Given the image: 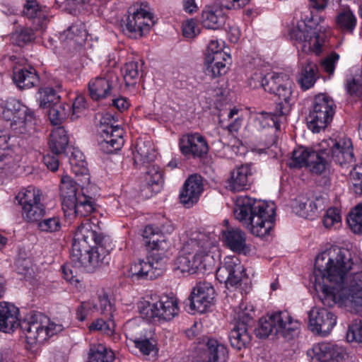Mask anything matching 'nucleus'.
<instances>
[{
  "mask_svg": "<svg viewBox=\"0 0 362 362\" xmlns=\"http://www.w3.org/2000/svg\"><path fill=\"white\" fill-rule=\"evenodd\" d=\"M310 280L324 305L339 301L356 311L362 307V262L354 263L349 250L334 246L319 254Z\"/></svg>",
  "mask_w": 362,
  "mask_h": 362,
  "instance_id": "f257e3e1",
  "label": "nucleus"
},
{
  "mask_svg": "<svg viewBox=\"0 0 362 362\" xmlns=\"http://www.w3.org/2000/svg\"><path fill=\"white\" fill-rule=\"evenodd\" d=\"M96 226L86 219L78 226L73 240L70 257L76 268L93 272L108 264L109 250L103 245L104 237L96 231Z\"/></svg>",
  "mask_w": 362,
  "mask_h": 362,
  "instance_id": "f03ea898",
  "label": "nucleus"
},
{
  "mask_svg": "<svg viewBox=\"0 0 362 362\" xmlns=\"http://www.w3.org/2000/svg\"><path fill=\"white\" fill-rule=\"evenodd\" d=\"M233 212L235 218L254 235L264 238L270 235L274 228L276 216L274 203L240 196L236 199Z\"/></svg>",
  "mask_w": 362,
  "mask_h": 362,
  "instance_id": "7ed1b4c3",
  "label": "nucleus"
},
{
  "mask_svg": "<svg viewBox=\"0 0 362 362\" xmlns=\"http://www.w3.org/2000/svg\"><path fill=\"white\" fill-rule=\"evenodd\" d=\"M217 237L214 233L199 232L193 234L185 244L179 256L175 259V269L181 272L196 273L204 268V259L216 246Z\"/></svg>",
  "mask_w": 362,
  "mask_h": 362,
  "instance_id": "20e7f679",
  "label": "nucleus"
},
{
  "mask_svg": "<svg viewBox=\"0 0 362 362\" xmlns=\"http://www.w3.org/2000/svg\"><path fill=\"white\" fill-rule=\"evenodd\" d=\"M1 116L8 123L11 132L21 136L35 130L34 112L16 98H9L1 107Z\"/></svg>",
  "mask_w": 362,
  "mask_h": 362,
  "instance_id": "39448f33",
  "label": "nucleus"
},
{
  "mask_svg": "<svg viewBox=\"0 0 362 362\" xmlns=\"http://www.w3.org/2000/svg\"><path fill=\"white\" fill-rule=\"evenodd\" d=\"M298 327L299 322L297 320H293L288 312L280 311L262 317L255 331L256 336L260 339L272 334L291 339Z\"/></svg>",
  "mask_w": 362,
  "mask_h": 362,
  "instance_id": "423d86ee",
  "label": "nucleus"
},
{
  "mask_svg": "<svg viewBox=\"0 0 362 362\" xmlns=\"http://www.w3.org/2000/svg\"><path fill=\"white\" fill-rule=\"evenodd\" d=\"M18 326L30 344L42 343L63 329L62 325L51 322L49 318L40 313L27 317Z\"/></svg>",
  "mask_w": 362,
  "mask_h": 362,
  "instance_id": "0eeeda50",
  "label": "nucleus"
},
{
  "mask_svg": "<svg viewBox=\"0 0 362 362\" xmlns=\"http://www.w3.org/2000/svg\"><path fill=\"white\" fill-rule=\"evenodd\" d=\"M336 107L334 100L329 95L324 93L315 95L312 109L307 117L309 129L313 133L325 130L332 122Z\"/></svg>",
  "mask_w": 362,
  "mask_h": 362,
  "instance_id": "6e6552de",
  "label": "nucleus"
},
{
  "mask_svg": "<svg viewBox=\"0 0 362 362\" xmlns=\"http://www.w3.org/2000/svg\"><path fill=\"white\" fill-rule=\"evenodd\" d=\"M42 193L34 186L22 189L16 199L22 206V216L27 222H38L46 214V207L41 202Z\"/></svg>",
  "mask_w": 362,
  "mask_h": 362,
  "instance_id": "1a4fd4ad",
  "label": "nucleus"
},
{
  "mask_svg": "<svg viewBox=\"0 0 362 362\" xmlns=\"http://www.w3.org/2000/svg\"><path fill=\"white\" fill-rule=\"evenodd\" d=\"M146 3L134 4L128 11L124 25L131 37H141L148 33L154 25L153 16L146 9Z\"/></svg>",
  "mask_w": 362,
  "mask_h": 362,
  "instance_id": "9d476101",
  "label": "nucleus"
},
{
  "mask_svg": "<svg viewBox=\"0 0 362 362\" xmlns=\"http://www.w3.org/2000/svg\"><path fill=\"white\" fill-rule=\"evenodd\" d=\"M320 151L321 156L327 160V165L333 161L343 166L354 160L352 143L348 139L323 140L320 144Z\"/></svg>",
  "mask_w": 362,
  "mask_h": 362,
  "instance_id": "9b49d317",
  "label": "nucleus"
},
{
  "mask_svg": "<svg viewBox=\"0 0 362 362\" xmlns=\"http://www.w3.org/2000/svg\"><path fill=\"white\" fill-rule=\"evenodd\" d=\"M179 312L177 300L173 296H163L155 303H148L141 313L147 320L162 322L173 320Z\"/></svg>",
  "mask_w": 362,
  "mask_h": 362,
  "instance_id": "f8f14e48",
  "label": "nucleus"
},
{
  "mask_svg": "<svg viewBox=\"0 0 362 362\" xmlns=\"http://www.w3.org/2000/svg\"><path fill=\"white\" fill-rule=\"evenodd\" d=\"M215 290L211 283H197L185 300V308L189 313H203L214 303Z\"/></svg>",
  "mask_w": 362,
  "mask_h": 362,
  "instance_id": "ddd939ff",
  "label": "nucleus"
},
{
  "mask_svg": "<svg viewBox=\"0 0 362 362\" xmlns=\"http://www.w3.org/2000/svg\"><path fill=\"white\" fill-rule=\"evenodd\" d=\"M291 166L294 168L308 167L313 173L321 174L327 167V160L317 151L304 147H299L293 151Z\"/></svg>",
  "mask_w": 362,
  "mask_h": 362,
  "instance_id": "4468645a",
  "label": "nucleus"
},
{
  "mask_svg": "<svg viewBox=\"0 0 362 362\" xmlns=\"http://www.w3.org/2000/svg\"><path fill=\"white\" fill-rule=\"evenodd\" d=\"M313 18H312V21ZM311 21L307 23H300L293 25L290 30L289 35L291 40L299 42H308V47L317 55L322 52V37L320 33L321 28H318V25L313 27Z\"/></svg>",
  "mask_w": 362,
  "mask_h": 362,
  "instance_id": "2eb2a0df",
  "label": "nucleus"
},
{
  "mask_svg": "<svg viewBox=\"0 0 362 362\" xmlns=\"http://www.w3.org/2000/svg\"><path fill=\"white\" fill-rule=\"evenodd\" d=\"M174 230V227L170 222H166L160 228L153 225L146 226L143 231L144 244L149 251L156 250L163 254L169 247V244L165 239V234H170Z\"/></svg>",
  "mask_w": 362,
  "mask_h": 362,
  "instance_id": "dca6fc26",
  "label": "nucleus"
},
{
  "mask_svg": "<svg viewBox=\"0 0 362 362\" xmlns=\"http://www.w3.org/2000/svg\"><path fill=\"white\" fill-rule=\"evenodd\" d=\"M216 279L227 288L237 286L245 276V268L236 256H227L216 271Z\"/></svg>",
  "mask_w": 362,
  "mask_h": 362,
  "instance_id": "f3484780",
  "label": "nucleus"
},
{
  "mask_svg": "<svg viewBox=\"0 0 362 362\" xmlns=\"http://www.w3.org/2000/svg\"><path fill=\"white\" fill-rule=\"evenodd\" d=\"M228 357L225 344L214 338H206L197 347V362H226Z\"/></svg>",
  "mask_w": 362,
  "mask_h": 362,
  "instance_id": "a211bd4d",
  "label": "nucleus"
},
{
  "mask_svg": "<svg viewBox=\"0 0 362 362\" xmlns=\"http://www.w3.org/2000/svg\"><path fill=\"white\" fill-rule=\"evenodd\" d=\"M4 64L13 69V80L21 89L30 88L39 81V77L33 67H19L16 64L19 59L15 55H5L3 57Z\"/></svg>",
  "mask_w": 362,
  "mask_h": 362,
  "instance_id": "6ab92c4d",
  "label": "nucleus"
},
{
  "mask_svg": "<svg viewBox=\"0 0 362 362\" xmlns=\"http://www.w3.org/2000/svg\"><path fill=\"white\" fill-rule=\"evenodd\" d=\"M98 145L105 153H112L119 150L124 144L123 129L118 125H104L101 122Z\"/></svg>",
  "mask_w": 362,
  "mask_h": 362,
  "instance_id": "aec40b11",
  "label": "nucleus"
},
{
  "mask_svg": "<svg viewBox=\"0 0 362 362\" xmlns=\"http://www.w3.org/2000/svg\"><path fill=\"white\" fill-rule=\"evenodd\" d=\"M165 270V262L162 259L154 262L153 258L139 259L132 264L129 268V273L133 279L152 280L161 276Z\"/></svg>",
  "mask_w": 362,
  "mask_h": 362,
  "instance_id": "412c9836",
  "label": "nucleus"
},
{
  "mask_svg": "<svg viewBox=\"0 0 362 362\" xmlns=\"http://www.w3.org/2000/svg\"><path fill=\"white\" fill-rule=\"evenodd\" d=\"M118 82V76L113 71L91 79L88 84L90 97L93 100H100L111 95Z\"/></svg>",
  "mask_w": 362,
  "mask_h": 362,
  "instance_id": "4be33fe9",
  "label": "nucleus"
},
{
  "mask_svg": "<svg viewBox=\"0 0 362 362\" xmlns=\"http://www.w3.org/2000/svg\"><path fill=\"white\" fill-rule=\"evenodd\" d=\"M335 325V315L326 308H315L309 313L310 330L317 334L327 336Z\"/></svg>",
  "mask_w": 362,
  "mask_h": 362,
  "instance_id": "5701e85b",
  "label": "nucleus"
},
{
  "mask_svg": "<svg viewBox=\"0 0 362 362\" xmlns=\"http://www.w3.org/2000/svg\"><path fill=\"white\" fill-rule=\"evenodd\" d=\"M181 153L194 158L202 157L209 151V146L204 137L199 133H189L183 135L179 142Z\"/></svg>",
  "mask_w": 362,
  "mask_h": 362,
  "instance_id": "b1692460",
  "label": "nucleus"
},
{
  "mask_svg": "<svg viewBox=\"0 0 362 362\" xmlns=\"http://www.w3.org/2000/svg\"><path fill=\"white\" fill-rule=\"evenodd\" d=\"M202 191L203 185L201 177L197 175L189 176L180 190V202L186 208L192 207L198 202Z\"/></svg>",
  "mask_w": 362,
  "mask_h": 362,
  "instance_id": "393cba45",
  "label": "nucleus"
},
{
  "mask_svg": "<svg viewBox=\"0 0 362 362\" xmlns=\"http://www.w3.org/2000/svg\"><path fill=\"white\" fill-rule=\"evenodd\" d=\"M327 203V197L322 195L316 196L313 199L301 197L295 209L299 216L305 218H313L325 209Z\"/></svg>",
  "mask_w": 362,
  "mask_h": 362,
  "instance_id": "a878e982",
  "label": "nucleus"
},
{
  "mask_svg": "<svg viewBox=\"0 0 362 362\" xmlns=\"http://www.w3.org/2000/svg\"><path fill=\"white\" fill-rule=\"evenodd\" d=\"M252 175L251 165H243L235 168L228 180V187L234 192L247 189L252 182Z\"/></svg>",
  "mask_w": 362,
  "mask_h": 362,
  "instance_id": "bb28decb",
  "label": "nucleus"
},
{
  "mask_svg": "<svg viewBox=\"0 0 362 362\" xmlns=\"http://www.w3.org/2000/svg\"><path fill=\"white\" fill-rule=\"evenodd\" d=\"M223 240L226 246L235 252L246 255L250 251L246 234L238 228H227L223 231Z\"/></svg>",
  "mask_w": 362,
  "mask_h": 362,
  "instance_id": "cd10ccee",
  "label": "nucleus"
},
{
  "mask_svg": "<svg viewBox=\"0 0 362 362\" xmlns=\"http://www.w3.org/2000/svg\"><path fill=\"white\" fill-rule=\"evenodd\" d=\"M274 93L278 96L279 102L276 103V107L274 110V116L276 117L284 118L291 109L292 100V81L289 78H286L285 81Z\"/></svg>",
  "mask_w": 362,
  "mask_h": 362,
  "instance_id": "c85d7f7f",
  "label": "nucleus"
},
{
  "mask_svg": "<svg viewBox=\"0 0 362 362\" xmlns=\"http://www.w3.org/2000/svg\"><path fill=\"white\" fill-rule=\"evenodd\" d=\"M288 76L284 74H268L265 76L261 72L254 73L250 80V85L254 87H262L264 90L275 93Z\"/></svg>",
  "mask_w": 362,
  "mask_h": 362,
  "instance_id": "c756f323",
  "label": "nucleus"
},
{
  "mask_svg": "<svg viewBox=\"0 0 362 362\" xmlns=\"http://www.w3.org/2000/svg\"><path fill=\"white\" fill-rule=\"evenodd\" d=\"M19 324L18 308L7 302H0V331L10 333Z\"/></svg>",
  "mask_w": 362,
  "mask_h": 362,
  "instance_id": "7c9ffc66",
  "label": "nucleus"
},
{
  "mask_svg": "<svg viewBox=\"0 0 362 362\" xmlns=\"http://www.w3.org/2000/svg\"><path fill=\"white\" fill-rule=\"evenodd\" d=\"M227 16L221 7H206L202 13L201 22L204 28L209 30L222 28Z\"/></svg>",
  "mask_w": 362,
  "mask_h": 362,
  "instance_id": "2f4dec72",
  "label": "nucleus"
},
{
  "mask_svg": "<svg viewBox=\"0 0 362 362\" xmlns=\"http://www.w3.org/2000/svg\"><path fill=\"white\" fill-rule=\"evenodd\" d=\"M82 191L83 189H79L78 185L71 177L64 176L60 185L62 209H65L66 206H73L74 202L78 199V195L83 193Z\"/></svg>",
  "mask_w": 362,
  "mask_h": 362,
  "instance_id": "473e14b6",
  "label": "nucleus"
},
{
  "mask_svg": "<svg viewBox=\"0 0 362 362\" xmlns=\"http://www.w3.org/2000/svg\"><path fill=\"white\" fill-rule=\"evenodd\" d=\"M134 164L140 168L150 164L155 158V151L150 141L139 139L137 141L135 150L132 153Z\"/></svg>",
  "mask_w": 362,
  "mask_h": 362,
  "instance_id": "72a5a7b5",
  "label": "nucleus"
},
{
  "mask_svg": "<svg viewBox=\"0 0 362 362\" xmlns=\"http://www.w3.org/2000/svg\"><path fill=\"white\" fill-rule=\"evenodd\" d=\"M73 206H66L64 209L65 213H73L76 216L86 217L95 210L94 200L91 197L84 193L78 195V199L74 202Z\"/></svg>",
  "mask_w": 362,
  "mask_h": 362,
  "instance_id": "f704fd0d",
  "label": "nucleus"
},
{
  "mask_svg": "<svg viewBox=\"0 0 362 362\" xmlns=\"http://www.w3.org/2000/svg\"><path fill=\"white\" fill-rule=\"evenodd\" d=\"M229 341L233 348L241 350L245 348L251 341L249 327L244 324H235L229 332Z\"/></svg>",
  "mask_w": 362,
  "mask_h": 362,
  "instance_id": "c9c22d12",
  "label": "nucleus"
},
{
  "mask_svg": "<svg viewBox=\"0 0 362 362\" xmlns=\"http://www.w3.org/2000/svg\"><path fill=\"white\" fill-rule=\"evenodd\" d=\"M69 144L66 131L63 127L54 128L50 134L49 146L54 154L59 155L64 152Z\"/></svg>",
  "mask_w": 362,
  "mask_h": 362,
  "instance_id": "e433bc0d",
  "label": "nucleus"
},
{
  "mask_svg": "<svg viewBox=\"0 0 362 362\" xmlns=\"http://www.w3.org/2000/svg\"><path fill=\"white\" fill-rule=\"evenodd\" d=\"M334 348L335 346L326 342L314 344L313 348L308 351L310 362H329Z\"/></svg>",
  "mask_w": 362,
  "mask_h": 362,
  "instance_id": "4c0bfd02",
  "label": "nucleus"
},
{
  "mask_svg": "<svg viewBox=\"0 0 362 362\" xmlns=\"http://www.w3.org/2000/svg\"><path fill=\"white\" fill-rule=\"evenodd\" d=\"M23 13L28 18L33 19L34 23L36 24L40 30H44L47 25V17L39 8V5L36 0H28L26 1Z\"/></svg>",
  "mask_w": 362,
  "mask_h": 362,
  "instance_id": "58836bf2",
  "label": "nucleus"
},
{
  "mask_svg": "<svg viewBox=\"0 0 362 362\" xmlns=\"http://www.w3.org/2000/svg\"><path fill=\"white\" fill-rule=\"evenodd\" d=\"M88 33L85 24L78 21L64 31L62 37L66 40L73 41L75 44L82 45L86 40Z\"/></svg>",
  "mask_w": 362,
  "mask_h": 362,
  "instance_id": "ea45409f",
  "label": "nucleus"
},
{
  "mask_svg": "<svg viewBox=\"0 0 362 362\" xmlns=\"http://www.w3.org/2000/svg\"><path fill=\"white\" fill-rule=\"evenodd\" d=\"M317 66L316 64L308 62L303 66L300 75L298 79L302 88L308 90L313 87L317 80Z\"/></svg>",
  "mask_w": 362,
  "mask_h": 362,
  "instance_id": "a19ab883",
  "label": "nucleus"
},
{
  "mask_svg": "<svg viewBox=\"0 0 362 362\" xmlns=\"http://www.w3.org/2000/svg\"><path fill=\"white\" fill-rule=\"evenodd\" d=\"M356 24V18L349 9L340 12L336 18V25L343 33H353Z\"/></svg>",
  "mask_w": 362,
  "mask_h": 362,
  "instance_id": "79ce46f5",
  "label": "nucleus"
},
{
  "mask_svg": "<svg viewBox=\"0 0 362 362\" xmlns=\"http://www.w3.org/2000/svg\"><path fill=\"white\" fill-rule=\"evenodd\" d=\"M254 313L251 304L242 301L239 306L234 309L235 324H244V325L250 327L253 322Z\"/></svg>",
  "mask_w": 362,
  "mask_h": 362,
  "instance_id": "37998d69",
  "label": "nucleus"
},
{
  "mask_svg": "<svg viewBox=\"0 0 362 362\" xmlns=\"http://www.w3.org/2000/svg\"><path fill=\"white\" fill-rule=\"evenodd\" d=\"M114 353L102 344L91 346L89 351L88 362H112Z\"/></svg>",
  "mask_w": 362,
  "mask_h": 362,
  "instance_id": "c03bdc74",
  "label": "nucleus"
},
{
  "mask_svg": "<svg viewBox=\"0 0 362 362\" xmlns=\"http://www.w3.org/2000/svg\"><path fill=\"white\" fill-rule=\"evenodd\" d=\"M71 105L66 103H58L49 110V118L54 125H58L68 117H71Z\"/></svg>",
  "mask_w": 362,
  "mask_h": 362,
  "instance_id": "a18cd8bd",
  "label": "nucleus"
},
{
  "mask_svg": "<svg viewBox=\"0 0 362 362\" xmlns=\"http://www.w3.org/2000/svg\"><path fill=\"white\" fill-rule=\"evenodd\" d=\"M71 170L76 175H86L88 169L83 153L78 149H74L69 158Z\"/></svg>",
  "mask_w": 362,
  "mask_h": 362,
  "instance_id": "49530a36",
  "label": "nucleus"
},
{
  "mask_svg": "<svg viewBox=\"0 0 362 362\" xmlns=\"http://www.w3.org/2000/svg\"><path fill=\"white\" fill-rule=\"evenodd\" d=\"M91 305L94 311L100 312L102 315L108 317L109 320L112 318L114 309L112 303L110 302L108 295L102 292L98 295V303L91 302Z\"/></svg>",
  "mask_w": 362,
  "mask_h": 362,
  "instance_id": "de8ad7c7",
  "label": "nucleus"
},
{
  "mask_svg": "<svg viewBox=\"0 0 362 362\" xmlns=\"http://www.w3.org/2000/svg\"><path fill=\"white\" fill-rule=\"evenodd\" d=\"M347 223L354 233L362 234V204H358L349 212Z\"/></svg>",
  "mask_w": 362,
  "mask_h": 362,
  "instance_id": "09e8293b",
  "label": "nucleus"
},
{
  "mask_svg": "<svg viewBox=\"0 0 362 362\" xmlns=\"http://www.w3.org/2000/svg\"><path fill=\"white\" fill-rule=\"evenodd\" d=\"M139 64L138 62H129L125 64L122 69L124 80L127 86H133L139 75Z\"/></svg>",
  "mask_w": 362,
  "mask_h": 362,
  "instance_id": "8fccbe9b",
  "label": "nucleus"
},
{
  "mask_svg": "<svg viewBox=\"0 0 362 362\" xmlns=\"http://www.w3.org/2000/svg\"><path fill=\"white\" fill-rule=\"evenodd\" d=\"M10 136L8 134H0V163L4 164V168L13 163V158L7 151L9 149Z\"/></svg>",
  "mask_w": 362,
  "mask_h": 362,
  "instance_id": "3c124183",
  "label": "nucleus"
},
{
  "mask_svg": "<svg viewBox=\"0 0 362 362\" xmlns=\"http://www.w3.org/2000/svg\"><path fill=\"white\" fill-rule=\"evenodd\" d=\"M146 181L150 187H156V190L159 189V187L163 184V173L158 167L155 165L151 166L146 173Z\"/></svg>",
  "mask_w": 362,
  "mask_h": 362,
  "instance_id": "603ef678",
  "label": "nucleus"
},
{
  "mask_svg": "<svg viewBox=\"0 0 362 362\" xmlns=\"http://www.w3.org/2000/svg\"><path fill=\"white\" fill-rule=\"evenodd\" d=\"M61 221L58 216H53L39 221L37 227L42 232L54 233L61 229Z\"/></svg>",
  "mask_w": 362,
  "mask_h": 362,
  "instance_id": "864d4df0",
  "label": "nucleus"
},
{
  "mask_svg": "<svg viewBox=\"0 0 362 362\" xmlns=\"http://www.w3.org/2000/svg\"><path fill=\"white\" fill-rule=\"evenodd\" d=\"M13 42L19 47H23L25 44L30 42L35 38V33L30 28H25L17 30L12 37Z\"/></svg>",
  "mask_w": 362,
  "mask_h": 362,
  "instance_id": "5fc2aeb1",
  "label": "nucleus"
},
{
  "mask_svg": "<svg viewBox=\"0 0 362 362\" xmlns=\"http://www.w3.org/2000/svg\"><path fill=\"white\" fill-rule=\"evenodd\" d=\"M346 338L349 341L362 344V321L361 320H355L349 326Z\"/></svg>",
  "mask_w": 362,
  "mask_h": 362,
  "instance_id": "6e6d98bb",
  "label": "nucleus"
},
{
  "mask_svg": "<svg viewBox=\"0 0 362 362\" xmlns=\"http://www.w3.org/2000/svg\"><path fill=\"white\" fill-rule=\"evenodd\" d=\"M60 96L57 95L52 89L47 90L41 95L40 100V107L42 108H50L59 103Z\"/></svg>",
  "mask_w": 362,
  "mask_h": 362,
  "instance_id": "4d7b16f0",
  "label": "nucleus"
},
{
  "mask_svg": "<svg viewBox=\"0 0 362 362\" xmlns=\"http://www.w3.org/2000/svg\"><path fill=\"white\" fill-rule=\"evenodd\" d=\"M141 327L136 325L134 320L128 321L124 327L126 337L129 341L134 343L141 337Z\"/></svg>",
  "mask_w": 362,
  "mask_h": 362,
  "instance_id": "13d9d810",
  "label": "nucleus"
},
{
  "mask_svg": "<svg viewBox=\"0 0 362 362\" xmlns=\"http://www.w3.org/2000/svg\"><path fill=\"white\" fill-rule=\"evenodd\" d=\"M323 224L325 228H331L341 222V215L339 211L336 208H329L327 209L322 220Z\"/></svg>",
  "mask_w": 362,
  "mask_h": 362,
  "instance_id": "bf43d9fd",
  "label": "nucleus"
},
{
  "mask_svg": "<svg viewBox=\"0 0 362 362\" xmlns=\"http://www.w3.org/2000/svg\"><path fill=\"white\" fill-rule=\"evenodd\" d=\"M87 108L86 100L83 95L77 96L71 106V119L74 120L79 117Z\"/></svg>",
  "mask_w": 362,
  "mask_h": 362,
  "instance_id": "052dcab7",
  "label": "nucleus"
},
{
  "mask_svg": "<svg viewBox=\"0 0 362 362\" xmlns=\"http://www.w3.org/2000/svg\"><path fill=\"white\" fill-rule=\"evenodd\" d=\"M205 66V74L211 76V78L219 77L222 75H224L228 71V66L226 64L218 65L214 63L208 64L206 61H204Z\"/></svg>",
  "mask_w": 362,
  "mask_h": 362,
  "instance_id": "680f3d73",
  "label": "nucleus"
},
{
  "mask_svg": "<svg viewBox=\"0 0 362 362\" xmlns=\"http://www.w3.org/2000/svg\"><path fill=\"white\" fill-rule=\"evenodd\" d=\"M346 88L351 95L359 96L362 93V80L360 77L351 76L346 79Z\"/></svg>",
  "mask_w": 362,
  "mask_h": 362,
  "instance_id": "e2e57ef3",
  "label": "nucleus"
},
{
  "mask_svg": "<svg viewBox=\"0 0 362 362\" xmlns=\"http://www.w3.org/2000/svg\"><path fill=\"white\" fill-rule=\"evenodd\" d=\"M339 59V55L336 52H332L321 62L322 69L329 75H332L334 72L335 66Z\"/></svg>",
  "mask_w": 362,
  "mask_h": 362,
  "instance_id": "0e129e2a",
  "label": "nucleus"
},
{
  "mask_svg": "<svg viewBox=\"0 0 362 362\" xmlns=\"http://www.w3.org/2000/svg\"><path fill=\"white\" fill-rule=\"evenodd\" d=\"M182 33L185 37L194 38L200 33L197 21L194 19L187 21L182 25Z\"/></svg>",
  "mask_w": 362,
  "mask_h": 362,
  "instance_id": "69168bd1",
  "label": "nucleus"
},
{
  "mask_svg": "<svg viewBox=\"0 0 362 362\" xmlns=\"http://www.w3.org/2000/svg\"><path fill=\"white\" fill-rule=\"evenodd\" d=\"M353 189L356 194H362V163L357 165L352 173Z\"/></svg>",
  "mask_w": 362,
  "mask_h": 362,
  "instance_id": "338daca9",
  "label": "nucleus"
},
{
  "mask_svg": "<svg viewBox=\"0 0 362 362\" xmlns=\"http://www.w3.org/2000/svg\"><path fill=\"white\" fill-rule=\"evenodd\" d=\"M133 344L144 356H148L151 352L153 351L156 349V345L153 341L148 339H143L142 337Z\"/></svg>",
  "mask_w": 362,
  "mask_h": 362,
  "instance_id": "774afa93",
  "label": "nucleus"
}]
</instances>
